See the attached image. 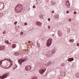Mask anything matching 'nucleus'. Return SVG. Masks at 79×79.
Wrapping results in <instances>:
<instances>
[{
    "mask_svg": "<svg viewBox=\"0 0 79 79\" xmlns=\"http://www.w3.org/2000/svg\"><path fill=\"white\" fill-rule=\"evenodd\" d=\"M23 8V7L21 5H18L17 6L15 11H16L17 13H20L21 11V10H22Z\"/></svg>",
    "mask_w": 79,
    "mask_h": 79,
    "instance_id": "nucleus-1",
    "label": "nucleus"
},
{
    "mask_svg": "<svg viewBox=\"0 0 79 79\" xmlns=\"http://www.w3.org/2000/svg\"><path fill=\"white\" fill-rule=\"evenodd\" d=\"M53 42V40L52 39H49L47 41V47H50L51 45L52 42Z\"/></svg>",
    "mask_w": 79,
    "mask_h": 79,
    "instance_id": "nucleus-2",
    "label": "nucleus"
},
{
    "mask_svg": "<svg viewBox=\"0 0 79 79\" xmlns=\"http://www.w3.org/2000/svg\"><path fill=\"white\" fill-rule=\"evenodd\" d=\"M5 60H7V61H9V62H10V65H11V66H12V65H13V61H11V59L7 60L5 59L0 61V66H1V67H2V62H3V61H5Z\"/></svg>",
    "mask_w": 79,
    "mask_h": 79,
    "instance_id": "nucleus-3",
    "label": "nucleus"
},
{
    "mask_svg": "<svg viewBox=\"0 0 79 79\" xmlns=\"http://www.w3.org/2000/svg\"><path fill=\"white\" fill-rule=\"evenodd\" d=\"M28 59L27 58H24L23 59H20L18 60V62L21 65L22 64V63H23V62H24V61H26Z\"/></svg>",
    "mask_w": 79,
    "mask_h": 79,
    "instance_id": "nucleus-4",
    "label": "nucleus"
},
{
    "mask_svg": "<svg viewBox=\"0 0 79 79\" xmlns=\"http://www.w3.org/2000/svg\"><path fill=\"white\" fill-rule=\"evenodd\" d=\"M8 76V73H6L4 74L3 76H0V79H3L5 78H6V77Z\"/></svg>",
    "mask_w": 79,
    "mask_h": 79,
    "instance_id": "nucleus-5",
    "label": "nucleus"
},
{
    "mask_svg": "<svg viewBox=\"0 0 79 79\" xmlns=\"http://www.w3.org/2000/svg\"><path fill=\"white\" fill-rule=\"evenodd\" d=\"M66 5L68 8H70V3H69V1H67L66 2Z\"/></svg>",
    "mask_w": 79,
    "mask_h": 79,
    "instance_id": "nucleus-6",
    "label": "nucleus"
},
{
    "mask_svg": "<svg viewBox=\"0 0 79 79\" xmlns=\"http://www.w3.org/2000/svg\"><path fill=\"white\" fill-rule=\"evenodd\" d=\"M25 68L27 71H30V70L31 69V66H27Z\"/></svg>",
    "mask_w": 79,
    "mask_h": 79,
    "instance_id": "nucleus-7",
    "label": "nucleus"
},
{
    "mask_svg": "<svg viewBox=\"0 0 79 79\" xmlns=\"http://www.w3.org/2000/svg\"><path fill=\"white\" fill-rule=\"evenodd\" d=\"M45 71L43 69H40L39 70V73L41 74H43L44 73V72H45Z\"/></svg>",
    "mask_w": 79,
    "mask_h": 79,
    "instance_id": "nucleus-8",
    "label": "nucleus"
},
{
    "mask_svg": "<svg viewBox=\"0 0 79 79\" xmlns=\"http://www.w3.org/2000/svg\"><path fill=\"white\" fill-rule=\"evenodd\" d=\"M5 48V46H0V50H4Z\"/></svg>",
    "mask_w": 79,
    "mask_h": 79,
    "instance_id": "nucleus-9",
    "label": "nucleus"
},
{
    "mask_svg": "<svg viewBox=\"0 0 79 79\" xmlns=\"http://www.w3.org/2000/svg\"><path fill=\"white\" fill-rule=\"evenodd\" d=\"M58 34L59 36H61L62 35V32L60 31H58Z\"/></svg>",
    "mask_w": 79,
    "mask_h": 79,
    "instance_id": "nucleus-10",
    "label": "nucleus"
},
{
    "mask_svg": "<svg viewBox=\"0 0 79 79\" xmlns=\"http://www.w3.org/2000/svg\"><path fill=\"white\" fill-rule=\"evenodd\" d=\"M74 60V58H70L68 59V61H69L70 62H71V61H73Z\"/></svg>",
    "mask_w": 79,
    "mask_h": 79,
    "instance_id": "nucleus-11",
    "label": "nucleus"
},
{
    "mask_svg": "<svg viewBox=\"0 0 79 79\" xmlns=\"http://www.w3.org/2000/svg\"><path fill=\"white\" fill-rule=\"evenodd\" d=\"M56 51V50H55V49L54 48L51 51L52 54H54V53H55Z\"/></svg>",
    "mask_w": 79,
    "mask_h": 79,
    "instance_id": "nucleus-12",
    "label": "nucleus"
},
{
    "mask_svg": "<svg viewBox=\"0 0 79 79\" xmlns=\"http://www.w3.org/2000/svg\"><path fill=\"white\" fill-rule=\"evenodd\" d=\"M36 24L38 26H41V24H40V22H38L36 23Z\"/></svg>",
    "mask_w": 79,
    "mask_h": 79,
    "instance_id": "nucleus-13",
    "label": "nucleus"
},
{
    "mask_svg": "<svg viewBox=\"0 0 79 79\" xmlns=\"http://www.w3.org/2000/svg\"><path fill=\"white\" fill-rule=\"evenodd\" d=\"M12 47L13 48H15L16 47V45L15 44H13Z\"/></svg>",
    "mask_w": 79,
    "mask_h": 79,
    "instance_id": "nucleus-14",
    "label": "nucleus"
},
{
    "mask_svg": "<svg viewBox=\"0 0 79 79\" xmlns=\"http://www.w3.org/2000/svg\"><path fill=\"white\" fill-rule=\"evenodd\" d=\"M69 42L70 43H73L74 42V40H70Z\"/></svg>",
    "mask_w": 79,
    "mask_h": 79,
    "instance_id": "nucleus-15",
    "label": "nucleus"
},
{
    "mask_svg": "<svg viewBox=\"0 0 79 79\" xmlns=\"http://www.w3.org/2000/svg\"><path fill=\"white\" fill-rule=\"evenodd\" d=\"M20 54H19V52H17L16 53H15V55L16 56H18V55H19Z\"/></svg>",
    "mask_w": 79,
    "mask_h": 79,
    "instance_id": "nucleus-16",
    "label": "nucleus"
},
{
    "mask_svg": "<svg viewBox=\"0 0 79 79\" xmlns=\"http://www.w3.org/2000/svg\"><path fill=\"white\" fill-rule=\"evenodd\" d=\"M76 76H77V77H79V73H77L76 74Z\"/></svg>",
    "mask_w": 79,
    "mask_h": 79,
    "instance_id": "nucleus-17",
    "label": "nucleus"
},
{
    "mask_svg": "<svg viewBox=\"0 0 79 79\" xmlns=\"http://www.w3.org/2000/svg\"><path fill=\"white\" fill-rule=\"evenodd\" d=\"M11 66L12 65H11L9 66L8 67H6V69H8L9 68H11Z\"/></svg>",
    "mask_w": 79,
    "mask_h": 79,
    "instance_id": "nucleus-18",
    "label": "nucleus"
},
{
    "mask_svg": "<svg viewBox=\"0 0 79 79\" xmlns=\"http://www.w3.org/2000/svg\"><path fill=\"white\" fill-rule=\"evenodd\" d=\"M5 43H6V44H9L8 41V40L6 41L5 42Z\"/></svg>",
    "mask_w": 79,
    "mask_h": 79,
    "instance_id": "nucleus-19",
    "label": "nucleus"
},
{
    "mask_svg": "<svg viewBox=\"0 0 79 79\" xmlns=\"http://www.w3.org/2000/svg\"><path fill=\"white\" fill-rule=\"evenodd\" d=\"M17 23H18V22L17 21V22H15V23H14V24L15 25H16V24H17Z\"/></svg>",
    "mask_w": 79,
    "mask_h": 79,
    "instance_id": "nucleus-20",
    "label": "nucleus"
},
{
    "mask_svg": "<svg viewBox=\"0 0 79 79\" xmlns=\"http://www.w3.org/2000/svg\"><path fill=\"white\" fill-rule=\"evenodd\" d=\"M72 20H71V19H69V22H71V21Z\"/></svg>",
    "mask_w": 79,
    "mask_h": 79,
    "instance_id": "nucleus-21",
    "label": "nucleus"
},
{
    "mask_svg": "<svg viewBox=\"0 0 79 79\" xmlns=\"http://www.w3.org/2000/svg\"><path fill=\"white\" fill-rule=\"evenodd\" d=\"M33 8H36V7H35V5H34L33 6Z\"/></svg>",
    "mask_w": 79,
    "mask_h": 79,
    "instance_id": "nucleus-22",
    "label": "nucleus"
},
{
    "mask_svg": "<svg viewBox=\"0 0 79 79\" xmlns=\"http://www.w3.org/2000/svg\"><path fill=\"white\" fill-rule=\"evenodd\" d=\"M65 64H62L61 66H63V67H64V66Z\"/></svg>",
    "mask_w": 79,
    "mask_h": 79,
    "instance_id": "nucleus-23",
    "label": "nucleus"
},
{
    "mask_svg": "<svg viewBox=\"0 0 79 79\" xmlns=\"http://www.w3.org/2000/svg\"><path fill=\"white\" fill-rule=\"evenodd\" d=\"M24 25H25V26H27V23H24Z\"/></svg>",
    "mask_w": 79,
    "mask_h": 79,
    "instance_id": "nucleus-24",
    "label": "nucleus"
},
{
    "mask_svg": "<svg viewBox=\"0 0 79 79\" xmlns=\"http://www.w3.org/2000/svg\"><path fill=\"white\" fill-rule=\"evenodd\" d=\"M48 29H50V26H48Z\"/></svg>",
    "mask_w": 79,
    "mask_h": 79,
    "instance_id": "nucleus-25",
    "label": "nucleus"
},
{
    "mask_svg": "<svg viewBox=\"0 0 79 79\" xmlns=\"http://www.w3.org/2000/svg\"><path fill=\"white\" fill-rule=\"evenodd\" d=\"M52 13H55V11L53 10H52Z\"/></svg>",
    "mask_w": 79,
    "mask_h": 79,
    "instance_id": "nucleus-26",
    "label": "nucleus"
},
{
    "mask_svg": "<svg viewBox=\"0 0 79 79\" xmlns=\"http://www.w3.org/2000/svg\"><path fill=\"white\" fill-rule=\"evenodd\" d=\"M76 13H77L75 11V12H74V15H76Z\"/></svg>",
    "mask_w": 79,
    "mask_h": 79,
    "instance_id": "nucleus-27",
    "label": "nucleus"
},
{
    "mask_svg": "<svg viewBox=\"0 0 79 79\" xmlns=\"http://www.w3.org/2000/svg\"><path fill=\"white\" fill-rule=\"evenodd\" d=\"M48 21H50V18L48 19Z\"/></svg>",
    "mask_w": 79,
    "mask_h": 79,
    "instance_id": "nucleus-28",
    "label": "nucleus"
},
{
    "mask_svg": "<svg viewBox=\"0 0 79 79\" xmlns=\"http://www.w3.org/2000/svg\"><path fill=\"white\" fill-rule=\"evenodd\" d=\"M3 34H6V31H5L4 32H3Z\"/></svg>",
    "mask_w": 79,
    "mask_h": 79,
    "instance_id": "nucleus-29",
    "label": "nucleus"
},
{
    "mask_svg": "<svg viewBox=\"0 0 79 79\" xmlns=\"http://www.w3.org/2000/svg\"><path fill=\"white\" fill-rule=\"evenodd\" d=\"M23 32H21V35H23Z\"/></svg>",
    "mask_w": 79,
    "mask_h": 79,
    "instance_id": "nucleus-30",
    "label": "nucleus"
},
{
    "mask_svg": "<svg viewBox=\"0 0 79 79\" xmlns=\"http://www.w3.org/2000/svg\"><path fill=\"white\" fill-rule=\"evenodd\" d=\"M77 46H79V44L77 43Z\"/></svg>",
    "mask_w": 79,
    "mask_h": 79,
    "instance_id": "nucleus-31",
    "label": "nucleus"
},
{
    "mask_svg": "<svg viewBox=\"0 0 79 79\" xmlns=\"http://www.w3.org/2000/svg\"><path fill=\"white\" fill-rule=\"evenodd\" d=\"M66 13L67 14L69 13V11H67Z\"/></svg>",
    "mask_w": 79,
    "mask_h": 79,
    "instance_id": "nucleus-32",
    "label": "nucleus"
},
{
    "mask_svg": "<svg viewBox=\"0 0 79 79\" xmlns=\"http://www.w3.org/2000/svg\"><path fill=\"white\" fill-rule=\"evenodd\" d=\"M52 36H54V35L53 34L52 35Z\"/></svg>",
    "mask_w": 79,
    "mask_h": 79,
    "instance_id": "nucleus-33",
    "label": "nucleus"
},
{
    "mask_svg": "<svg viewBox=\"0 0 79 79\" xmlns=\"http://www.w3.org/2000/svg\"><path fill=\"white\" fill-rule=\"evenodd\" d=\"M15 69V68H14V69H13V70H14V69Z\"/></svg>",
    "mask_w": 79,
    "mask_h": 79,
    "instance_id": "nucleus-34",
    "label": "nucleus"
},
{
    "mask_svg": "<svg viewBox=\"0 0 79 79\" xmlns=\"http://www.w3.org/2000/svg\"><path fill=\"white\" fill-rule=\"evenodd\" d=\"M40 18H42V17H40Z\"/></svg>",
    "mask_w": 79,
    "mask_h": 79,
    "instance_id": "nucleus-35",
    "label": "nucleus"
},
{
    "mask_svg": "<svg viewBox=\"0 0 79 79\" xmlns=\"http://www.w3.org/2000/svg\"><path fill=\"white\" fill-rule=\"evenodd\" d=\"M48 57H49V56H47Z\"/></svg>",
    "mask_w": 79,
    "mask_h": 79,
    "instance_id": "nucleus-36",
    "label": "nucleus"
},
{
    "mask_svg": "<svg viewBox=\"0 0 79 79\" xmlns=\"http://www.w3.org/2000/svg\"><path fill=\"white\" fill-rule=\"evenodd\" d=\"M69 31H70V29H69Z\"/></svg>",
    "mask_w": 79,
    "mask_h": 79,
    "instance_id": "nucleus-37",
    "label": "nucleus"
},
{
    "mask_svg": "<svg viewBox=\"0 0 79 79\" xmlns=\"http://www.w3.org/2000/svg\"><path fill=\"white\" fill-rule=\"evenodd\" d=\"M38 47H39V45H38Z\"/></svg>",
    "mask_w": 79,
    "mask_h": 79,
    "instance_id": "nucleus-38",
    "label": "nucleus"
},
{
    "mask_svg": "<svg viewBox=\"0 0 79 79\" xmlns=\"http://www.w3.org/2000/svg\"><path fill=\"white\" fill-rule=\"evenodd\" d=\"M17 68V67H15V68Z\"/></svg>",
    "mask_w": 79,
    "mask_h": 79,
    "instance_id": "nucleus-39",
    "label": "nucleus"
},
{
    "mask_svg": "<svg viewBox=\"0 0 79 79\" xmlns=\"http://www.w3.org/2000/svg\"><path fill=\"white\" fill-rule=\"evenodd\" d=\"M49 56H50V55H48Z\"/></svg>",
    "mask_w": 79,
    "mask_h": 79,
    "instance_id": "nucleus-40",
    "label": "nucleus"
},
{
    "mask_svg": "<svg viewBox=\"0 0 79 79\" xmlns=\"http://www.w3.org/2000/svg\"><path fill=\"white\" fill-rule=\"evenodd\" d=\"M26 74H25V76H26Z\"/></svg>",
    "mask_w": 79,
    "mask_h": 79,
    "instance_id": "nucleus-41",
    "label": "nucleus"
},
{
    "mask_svg": "<svg viewBox=\"0 0 79 79\" xmlns=\"http://www.w3.org/2000/svg\"><path fill=\"white\" fill-rule=\"evenodd\" d=\"M3 5H4V4H3Z\"/></svg>",
    "mask_w": 79,
    "mask_h": 79,
    "instance_id": "nucleus-42",
    "label": "nucleus"
},
{
    "mask_svg": "<svg viewBox=\"0 0 79 79\" xmlns=\"http://www.w3.org/2000/svg\"><path fill=\"white\" fill-rule=\"evenodd\" d=\"M35 79V78H34V79Z\"/></svg>",
    "mask_w": 79,
    "mask_h": 79,
    "instance_id": "nucleus-43",
    "label": "nucleus"
},
{
    "mask_svg": "<svg viewBox=\"0 0 79 79\" xmlns=\"http://www.w3.org/2000/svg\"><path fill=\"white\" fill-rule=\"evenodd\" d=\"M36 79H37V78H36Z\"/></svg>",
    "mask_w": 79,
    "mask_h": 79,
    "instance_id": "nucleus-44",
    "label": "nucleus"
}]
</instances>
